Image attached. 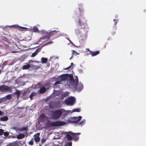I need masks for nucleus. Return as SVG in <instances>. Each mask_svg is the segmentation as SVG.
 I'll list each match as a JSON object with an SVG mask.
<instances>
[{
    "mask_svg": "<svg viewBox=\"0 0 146 146\" xmlns=\"http://www.w3.org/2000/svg\"><path fill=\"white\" fill-rule=\"evenodd\" d=\"M8 117L7 116H4L1 118L0 120L2 121H6L8 120Z\"/></svg>",
    "mask_w": 146,
    "mask_h": 146,
    "instance_id": "nucleus-21",
    "label": "nucleus"
},
{
    "mask_svg": "<svg viewBox=\"0 0 146 146\" xmlns=\"http://www.w3.org/2000/svg\"><path fill=\"white\" fill-rule=\"evenodd\" d=\"M5 98L6 100L7 99V100H9L11 99L12 96L11 94H9L5 96Z\"/></svg>",
    "mask_w": 146,
    "mask_h": 146,
    "instance_id": "nucleus-25",
    "label": "nucleus"
},
{
    "mask_svg": "<svg viewBox=\"0 0 146 146\" xmlns=\"http://www.w3.org/2000/svg\"><path fill=\"white\" fill-rule=\"evenodd\" d=\"M4 133V130L2 129H0V135H1Z\"/></svg>",
    "mask_w": 146,
    "mask_h": 146,
    "instance_id": "nucleus-39",
    "label": "nucleus"
},
{
    "mask_svg": "<svg viewBox=\"0 0 146 146\" xmlns=\"http://www.w3.org/2000/svg\"><path fill=\"white\" fill-rule=\"evenodd\" d=\"M85 21L86 22L83 23L80 19H79V24L82 27V28H83L84 29L85 28H88V25L86 23V21Z\"/></svg>",
    "mask_w": 146,
    "mask_h": 146,
    "instance_id": "nucleus-11",
    "label": "nucleus"
},
{
    "mask_svg": "<svg viewBox=\"0 0 146 146\" xmlns=\"http://www.w3.org/2000/svg\"><path fill=\"white\" fill-rule=\"evenodd\" d=\"M37 93L36 92H33L31 93V94L29 96V97L30 98L31 100H32L33 99V97L36 96V95Z\"/></svg>",
    "mask_w": 146,
    "mask_h": 146,
    "instance_id": "nucleus-23",
    "label": "nucleus"
},
{
    "mask_svg": "<svg viewBox=\"0 0 146 146\" xmlns=\"http://www.w3.org/2000/svg\"><path fill=\"white\" fill-rule=\"evenodd\" d=\"M72 132H65V134L66 135V137L67 139L69 141H70L73 139L72 137Z\"/></svg>",
    "mask_w": 146,
    "mask_h": 146,
    "instance_id": "nucleus-8",
    "label": "nucleus"
},
{
    "mask_svg": "<svg viewBox=\"0 0 146 146\" xmlns=\"http://www.w3.org/2000/svg\"><path fill=\"white\" fill-rule=\"evenodd\" d=\"M58 32H59V31H56V30H54L52 31H49L48 33V36H52L54 35L55 34L57 33Z\"/></svg>",
    "mask_w": 146,
    "mask_h": 146,
    "instance_id": "nucleus-16",
    "label": "nucleus"
},
{
    "mask_svg": "<svg viewBox=\"0 0 146 146\" xmlns=\"http://www.w3.org/2000/svg\"><path fill=\"white\" fill-rule=\"evenodd\" d=\"M3 39L7 42H8V40L6 37H3Z\"/></svg>",
    "mask_w": 146,
    "mask_h": 146,
    "instance_id": "nucleus-42",
    "label": "nucleus"
},
{
    "mask_svg": "<svg viewBox=\"0 0 146 146\" xmlns=\"http://www.w3.org/2000/svg\"><path fill=\"white\" fill-rule=\"evenodd\" d=\"M27 37V38H29V39H28V40H31V37ZM25 40L27 41V40Z\"/></svg>",
    "mask_w": 146,
    "mask_h": 146,
    "instance_id": "nucleus-46",
    "label": "nucleus"
},
{
    "mask_svg": "<svg viewBox=\"0 0 146 146\" xmlns=\"http://www.w3.org/2000/svg\"><path fill=\"white\" fill-rule=\"evenodd\" d=\"M79 9L80 12V15L81 16V14H82V13L84 12V11L82 9V7H79Z\"/></svg>",
    "mask_w": 146,
    "mask_h": 146,
    "instance_id": "nucleus-31",
    "label": "nucleus"
},
{
    "mask_svg": "<svg viewBox=\"0 0 146 146\" xmlns=\"http://www.w3.org/2000/svg\"><path fill=\"white\" fill-rule=\"evenodd\" d=\"M42 86V85L40 83H38L36 85V87L37 88H39L41 87Z\"/></svg>",
    "mask_w": 146,
    "mask_h": 146,
    "instance_id": "nucleus-38",
    "label": "nucleus"
},
{
    "mask_svg": "<svg viewBox=\"0 0 146 146\" xmlns=\"http://www.w3.org/2000/svg\"><path fill=\"white\" fill-rule=\"evenodd\" d=\"M80 111V110L79 108H76L72 110V112H79Z\"/></svg>",
    "mask_w": 146,
    "mask_h": 146,
    "instance_id": "nucleus-33",
    "label": "nucleus"
},
{
    "mask_svg": "<svg viewBox=\"0 0 146 146\" xmlns=\"http://www.w3.org/2000/svg\"><path fill=\"white\" fill-rule=\"evenodd\" d=\"M59 79L60 80L59 81H56L54 84V87H55L57 84H60L61 81L67 80V76L65 75H61L59 77Z\"/></svg>",
    "mask_w": 146,
    "mask_h": 146,
    "instance_id": "nucleus-6",
    "label": "nucleus"
},
{
    "mask_svg": "<svg viewBox=\"0 0 146 146\" xmlns=\"http://www.w3.org/2000/svg\"><path fill=\"white\" fill-rule=\"evenodd\" d=\"M52 41L48 42L47 43L45 44V45H47L48 44H50V43H52Z\"/></svg>",
    "mask_w": 146,
    "mask_h": 146,
    "instance_id": "nucleus-44",
    "label": "nucleus"
},
{
    "mask_svg": "<svg viewBox=\"0 0 146 146\" xmlns=\"http://www.w3.org/2000/svg\"><path fill=\"white\" fill-rule=\"evenodd\" d=\"M40 117H41L44 118L46 117V116L44 114H42L40 115Z\"/></svg>",
    "mask_w": 146,
    "mask_h": 146,
    "instance_id": "nucleus-43",
    "label": "nucleus"
},
{
    "mask_svg": "<svg viewBox=\"0 0 146 146\" xmlns=\"http://www.w3.org/2000/svg\"><path fill=\"white\" fill-rule=\"evenodd\" d=\"M65 124V123L63 121H57L52 122L51 124L53 126H58L63 125Z\"/></svg>",
    "mask_w": 146,
    "mask_h": 146,
    "instance_id": "nucleus-7",
    "label": "nucleus"
},
{
    "mask_svg": "<svg viewBox=\"0 0 146 146\" xmlns=\"http://www.w3.org/2000/svg\"><path fill=\"white\" fill-rule=\"evenodd\" d=\"M3 114V112L1 111H0V115H2Z\"/></svg>",
    "mask_w": 146,
    "mask_h": 146,
    "instance_id": "nucleus-45",
    "label": "nucleus"
},
{
    "mask_svg": "<svg viewBox=\"0 0 146 146\" xmlns=\"http://www.w3.org/2000/svg\"><path fill=\"white\" fill-rule=\"evenodd\" d=\"M1 70H0V74L1 73Z\"/></svg>",
    "mask_w": 146,
    "mask_h": 146,
    "instance_id": "nucleus-49",
    "label": "nucleus"
},
{
    "mask_svg": "<svg viewBox=\"0 0 146 146\" xmlns=\"http://www.w3.org/2000/svg\"><path fill=\"white\" fill-rule=\"evenodd\" d=\"M12 88L4 85L0 86V91L2 92H9L11 93L12 92Z\"/></svg>",
    "mask_w": 146,
    "mask_h": 146,
    "instance_id": "nucleus-4",
    "label": "nucleus"
},
{
    "mask_svg": "<svg viewBox=\"0 0 146 146\" xmlns=\"http://www.w3.org/2000/svg\"><path fill=\"white\" fill-rule=\"evenodd\" d=\"M45 140L44 139H42L41 140V141H42V142H44V141Z\"/></svg>",
    "mask_w": 146,
    "mask_h": 146,
    "instance_id": "nucleus-48",
    "label": "nucleus"
},
{
    "mask_svg": "<svg viewBox=\"0 0 146 146\" xmlns=\"http://www.w3.org/2000/svg\"><path fill=\"white\" fill-rule=\"evenodd\" d=\"M72 134L73 135V139L75 141H78L79 138L78 135H80L81 134V133H75L72 132Z\"/></svg>",
    "mask_w": 146,
    "mask_h": 146,
    "instance_id": "nucleus-12",
    "label": "nucleus"
},
{
    "mask_svg": "<svg viewBox=\"0 0 146 146\" xmlns=\"http://www.w3.org/2000/svg\"><path fill=\"white\" fill-rule=\"evenodd\" d=\"M13 27L18 29L19 30L21 31H29V29L26 27H19L17 25H14L12 26Z\"/></svg>",
    "mask_w": 146,
    "mask_h": 146,
    "instance_id": "nucleus-10",
    "label": "nucleus"
},
{
    "mask_svg": "<svg viewBox=\"0 0 146 146\" xmlns=\"http://www.w3.org/2000/svg\"><path fill=\"white\" fill-rule=\"evenodd\" d=\"M99 51H97L96 52L92 51L90 54H91L92 56H95L99 54Z\"/></svg>",
    "mask_w": 146,
    "mask_h": 146,
    "instance_id": "nucleus-20",
    "label": "nucleus"
},
{
    "mask_svg": "<svg viewBox=\"0 0 146 146\" xmlns=\"http://www.w3.org/2000/svg\"><path fill=\"white\" fill-rule=\"evenodd\" d=\"M50 37H41L40 39V40H48L49 39Z\"/></svg>",
    "mask_w": 146,
    "mask_h": 146,
    "instance_id": "nucleus-32",
    "label": "nucleus"
},
{
    "mask_svg": "<svg viewBox=\"0 0 146 146\" xmlns=\"http://www.w3.org/2000/svg\"><path fill=\"white\" fill-rule=\"evenodd\" d=\"M20 93H21L20 91L17 90H16V91L14 93L15 94L17 95V98H19L20 96Z\"/></svg>",
    "mask_w": 146,
    "mask_h": 146,
    "instance_id": "nucleus-26",
    "label": "nucleus"
},
{
    "mask_svg": "<svg viewBox=\"0 0 146 146\" xmlns=\"http://www.w3.org/2000/svg\"><path fill=\"white\" fill-rule=\"evenodd\" d=\"M37 49L36 50V51L33 52L32 54V55L31 56L32 57H35V56L36 54H37L38 53V52H37L36 51L37 50Z\"/></svg>",
    "mask_w": 146,
    "mask_h": 146,
    "instance_id": "nucleus-30",
    "label": "nucleus"
},
{
    "mask_svg": "<svg viewBox=\"0 0 146 146\" xmlns=\"http://www.w3.org/2000/svg\"><path fill=\"white\" fill-rule=\"evenodd\" d=\"M29 30L34 33H36L39 32V30L38 28L36 26H34L32 28H30Z\"/></svg>",
    "mask_w": 146,
    "mask_h": 146,
    "instance_id": "nucleus-15",
    "label": "nucleus"
},
{
    "mask_svg": "<svg viewBox=\"0 0 146 146\" xmlns=\"http://www.w3.org/2000/svg\"><path fill=\"white\" fill-rule=\"evenodd\" d=\"M72 55H74L75 53L76 54H78V53L74 50H72Z\"/></svg>",
    "mask_w": 146,
    "mask_h": 146,
    "instance_id": "nucleus-41",
    "label": "nucleus"
},
{
    "mask_svg": "<svg viewBox=\"0 0 146 146\" xmlns=\"http://www.w3.org/2000/svg\"><path fill=\"white\" fill-rule=\"evenodd\" d=\"M40 133H38L34 135V139L36 142H39L40 140V138L39 137Z\"/></svg>",
    "mask_w": 146,
    "mask_h": 146,
    "instance_id": "nucleus-13",
    "label": "nucleus"
},
{
    "mask_svg": "<svg viewBox=\"0 0 146 146\" xmlns=\"http://www.w3.org/2000/svg\"><path fill=\"white\" fill-rule=\"evenodd\" d=\"M25 135L23 134H20L17 135V138L18 139H21L24 138Z\"/></svg>",
    "mask_w": 146,
    "mask_h": 146,
    "instance_id": "nucleus-19",
    "label": "nucleus"
},
{
    "mask_svg": "<svg viewBox=\"0 0 146 146\" xmlns=\"http://www.w3.org/2000/svg\"><path fill=\"white\" fill-rule=\"evenodd\" d=\"M82 118V117L81 116L71 117L68 119L67 122L70 123H77Z\"/></svg>",
    "mask_w": 146,
    "mask_h": 146,
    "instance_id": "nucleus-3",
    "label": "nucleus"
},
{
    "mask_svg": "<svg viewBox=\"0 0 146 146\" xmlns=\"http://www.w3.org/2000/svg\"><path fill=\"white\" fill-rule=\"evenodd\" d=\"M48 59L47 58H41L42 62V63H45L47 62Z\"/></svg>",
    "mask_w": 146,
    "mask_h": 146,
    "instance_id": "nucleus-24",
    "label": "nucleus"
},
{
    "mask_svg": "<svg viewBox=\"0 0 146 146\" xmlns=\"http://www.w3.org/2000/svg\"><path fill=\"white\" fill-rule=\"evenodd\" d=\"M6 101L5 98L4 97L0 99V104Z\"/></svg>",
    "mask_w": 146,
    "mask_h": 146,
    "instance_id": "nucleus-28",
    "label": "nucleus"
},
{
    "mask_svg": "<svg viewBox=\"0 0 146 146\" xmlns=\"http://www.w3.org/2000/svg\"><path fill=\"white\" fill-rule=\"evenodd\" d=\"M75 101V98L73 97L67 98L65 101V104L67 105L72 106L74 105Z\"/></svg>",
    "mask_w": 146,
    "mask_h": 146,
    "instance_id": "nucleus-5",
    "label": "nucleus"
},
{
    "mask_svg": "<svg viewBox=\"0 0 146 146\" xmlns=\"http://www.w3.org/2000/svg\"><path fill=\"white\" fill-rule=\"evenodd\" d=\"M30 92L29 90V89H27L26 90H25L23 93V95H25L26 94L29 92Z\"/></svg>",
    "mask_w": 146,
    "mask_h": 146,
    "instance_id": "nucleus-36",
    "label": "nucleus"
},
{
    "mask_svg": "<svg viewBox=\"0 0 146 146\" xmlns=\"http://www.w3.org/2000/svg\"><path fill=\"white\" fill-rule=\"evenodd\" d=\"M87 49L90 52V53L91 54V52L92 51H91V50H90L89 48H88V49L87 48Z\"/></svg>",
    "mask_w": 146,
    "mask_h": 146,
    "instance_id": "nucleus-47",
    "label": "nucleus"
},
{
    "mask_svg": "<svg viewBox=\"0 0 146 146\" xmlns=\"http://www.w3.org/2000/svg\"><path fill=\"white\" fill-rule=\"evenodd\" d=\"M5 136H7L9 135V133L8 132H4L3 134Z\"/></svg>",
    "mask_w": 146,
    "mask_h": 146,
    "instance_id": "nucleus-40",
    "label": "nucleus"
},
{
    "mask_svg": "<svg viewBox=\"0 0 146 146\" xmlns=\"http://www.w3.org/2000/svg\"><path fill=\"white\" fill-rule=\"evenodd\" d=\"M46 89L44 87H41L39 90L40 93H44L46 91Z\"/></svg>",
    "mask_w": 146,
    "mask_h": 146,
    "instance_id": "nucleus-18",
    "label": "nucleus"
},
{
    "mask_svg": "<svg viewBox=\"0 0 146 146\" xmlns=\"http://www.w3.org/2000/svg\"><path fill=\"white\" fill-rule=\"evenodd\" d=\"M29 144L31 145H33V139L29 141Z\"/></svg>",
    "mask_w": 146,
    "mask_h": 146,
    "instance_id": "nucleus-37",
    "label": "nucleus"
},
{
    "mask_svg": "<svg viewBox=\"0 0 146 146\" xmlns=\"http://www.w3.org/2000/svg\"><path fill=\"white\" fill-rule=\"evenodd\" d=\"M73 63L72 62L71 63V65L70 66L68 67L64 68V69L66 70V69H72L73 68Z\"/></svg>",
    "mask_w": 146,
    "mask_h": 146,
    "instance_id": "nucleus-29",
    "label": "nucleus"
},
{
    "mask_svg": "<svg viewBox=\"0 0 146 146\" xmlns=\"http://www.w3.org/2000/svg\"><path fill=\"white\" fill-rule=\"evenodd\" d=\"M33 62V61L32 60H30L28 62L26 63L25 65H24L22 67V69L23 70H26L29 69L31 66L30 64Z\"/></svg>",
    "mask_w": 146,
    "mask_h": 146,
    "instance_id": "nucleus-9",
    "label": "nucleus"
},
{
    "mask_svg": "<svg viewBox=\"0 0 146 146\" xmlns=\"http://www.w3.org/2000/svg\"><path fill=\"white\" fill-rule=\"evenodd\" d=\"M113 21L114 22L115 29V30H116V24L117 23V21L115 19H114L113 20Z\"/></svg>",
    "mask_w": 146,
    "mask_h": 146,
    "instance_id": "nucleus-35",
    "label": "nucleus"
},
{
    "mask_svg": "<svg viewBox=\"0 0 146 146\" xmlns=\"http://www.w3.org/2000/svg\"><path fill=\"white\" fill-rule=\"evenodd\" d=\"M68 82L70 84L71 86L75 85V79H74L73 78V76H70Z\"/></svg>",
    "mask_w": 146,
    "mask_h": 146,
    "instance_id": "nucleus-14",
    "label": "nucleus"
},
{
    "mask_svg": "<svg viewBox=\"0 0 146 146\" xmlns=\"http://www.w3.org/2000/svg\"><path fill=\"white\" fill-rule=\"evenodd\" d=\"M50 113V116L51 118L55 120L58 119L62 114L64 115V116H66L68 114L65 110L62 109L60 110H52L51 111Z\"/></svg>",
    "mask_w": 146,
    "mask_h": 146,
    "instance_id": "nucleus-1",
    "label": "nucleus"
},
{
    "mask_svg": "<svg viewBox=\"0 0 146 146\" xmlns=\"http://www.w3.org/2000/svg\"><path fill=\"white\" fill-rule=\"evenodd\" d=\"M75 85L74 86V89L75 91L78 92L81 91L83 89V84L80 82L78 84V79L77 76H75Z\"/></svg>",
    "mask_w": 146,
    "mask_h": 146,
    "instance_id": "nucleus-2",
    "label": "nucleus"
},
{
    "mask_svg": "<svg viewBox=\"0 0 146 146\" xmlns=\"http://www.w3.org/2000/svg\"><path fill=\"white\" fill-rule=\"evenodd\" d=\"M28 128L27 127H23L19 129V130L20 131H27V130Z\"/></svg>",
    "mask_w": 146,
    "mask_h": 146,
    "instance_id": "nucleus-27",
    "label": "nucleus"
},
{
    "mask_svg": "<svg viewBox=\"0 0 146 146\" xmlns=\"http://www.w3.org/2000/svg\"><path fill=\"white\" fill-rule=\"evenodd\" d=\"M72 141L65 142L64 146H72Z\"/></svg>",
    "mask_w": 146,
    "mask_h": 146,
    "instance_id": "nucleus-22",
    "label": "nucleus"
},
{
    "mask_svg": "<svg viewBox=\"0 0 146 146\" xmlns=\"http://www.w3.org/2000/svg\"><path fill=\"white\" fill-rule=\"evenodd\" d=\"M48 32H47L45 30H42L40 32V33H41L42 34L44 35V36H48Z\"/></svg>",
    "mask_w": 146,
    "mask_h": 146,
    "instance_id": "nucleus-17",
    "label": "nucleus"
},
{
    "mask_svg": "<svg viewBox=\"0 0 146 146\" xmlns=\"http://www.w3.org/2000/svg\"><path fill=\"white\" fill-rule=\"evenodd\" d=\"M85 121L84 120L82 121L81 122H80L79 123V125H81V126L82 125L85 124Z\"/></svg>",
    "mask_w": 146,
    "mask_h": 146,
    "instance_id": "nucleus-34",
    "label": "nucleus"
}]
</instances>
